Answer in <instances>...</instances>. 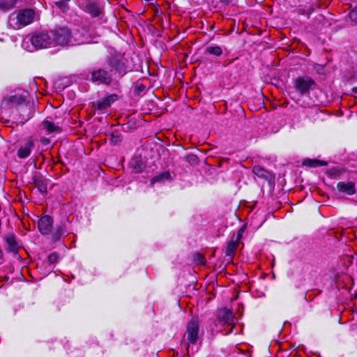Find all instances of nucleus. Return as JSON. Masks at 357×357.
I'll return each mask as SVG.
<instances>
[{"mask_svg": "<svg viewBox=\"0 0 357 357\" xmlns=\"http://www.w3.org/2000/svg\"><path fill=\"white\" fill-rule=\"evenodd\" d=\"M199 323L197 319L192 318L187 324L186 332L183 336L182 345L188 350L190 344H195L199 340Z\"/></svg>", "mask_w": 357, "mask_h": 357, "instance_id": "1", "label": "nucleus"}, {"mask_svg": "<svg viewBox=\"0 0 357 357\" xmlns=\"http://www.w3.org/2000/svg\"><path fill=\"white\" fill-rule=\"evenodd\" d=\"M53 46L73 45L72 42V34L67 27H60L50 31Z\"/></svg>", "mask_w": 357, "mask_h": 357, "instance_id": "2", "label": "nucleus"}, {"mask_svg": "<svg viewBox=\"0 0 357 357\" xmlns=\"http://www.w3.org/2000/svg\"><path fill=\"white\" fill-rule=\"evenodd\" d=\"M50 31H40L33 33L29 40L36 49L53 46Z\"/></svg>", "mask_w": 357, "mask_h": 357, "instance_id": "3", "label": "nucleus"}, {"mask_svg": "<svg viewBox=\"0 0 357 357\" xmlns=\"http://www.w3.org/2000/svg\"><path fill=\"white\" fill-rule=\"evenodd\" d=\"M293 84L296 91L301 96L309 93L316 86L314 79L310 77H298L294 79Z\"/></svg>", "mask_w": 357, "mask_h": 357, "instance_id": "4", "label": "nucleus"}, {"mask_svg": "<svg viewBox=\"0 0 357 357\" xmlns=\"http://www.w3.org/2000/svg\"><path fill=\"white\" fill-rule=\"evenodd\" d=\"M110 71H115V74L121 79L128 73L126 59L123 57H111L108 59Z\"/></svg>", "mask_w": 357, "mask_h": 357, "instance_id": "5", "label": "nucleus"}, {"mask_svg": "<svg viewBox=\"0 0 357 357\" xmlns=\"http://www.w3.org/2000/svg\"><path fill=\"white\" fill-rule=\"evenodd\" d=\"M91 80L94 83L110 86L114 79L110 70H107L105 68H98L91 73Z\"/></svg>", "mask_w": 357, "mask_h": 357, "instance_id": "6", "label": "nucleus"}, {"mask_svg": "<svg viewBox=\"0 0 357 357\" xmlns=\"http://www.w3.org/2000/svg\"><path fill=\"white\" fill-rule=\"evenodd\" d=\"M235 317L232 311L227 308H221L217 312V319L218 322L222 325L230 326L229 330L225 335L231 333L235 328L234 323Z\"/></svg>", "mask_w": 357, "mask_h": 357, "instance_id": "7", "label": "nucleus"}, {"mask_svg": "<svg viewBox=\"0 0 357 357\" xmlns=\"http://www.w3.org/2000/svg\"><path fill=\"white\" fill-rule=\"evenodd\" d=\"M34 18L35 12L33 10L30 8L22 9L18 12L16 16V22L14 28L20 29L27 26L33 22Z\"/></svg>", "mask_w": 357, "mask_h": 357, "instance_id": "8", "label": "nucleus"}, {"mask_svg": "<svg viewBox=\"0 0 357 357\" xmlns=\"http://www.w3.org/2000/svg\"><path fill=\"white\" fill-rule=\"evenodd\" d=\"M79 6L86 13H89L92 17H97L102 13L97 3L91 0H78Z\"/></svg>", "mask_w": 357, "mask_h": 357, "instance_id": "9", "label": "nucleus"}, {"mask_svg": "<svg viewBox=\"0 0 357 357\" xmlns=\"http://www.w3.org/2000/svg\"><path fill=\"white\" fill-rule=\"evenodd\" d=\"M243 232V229H239L237 234H234L231 237V241L228 242L227 245L225 255L226 256L229 257L231 259H233L234 256L236 254L237 248L239 245V241L242 238Z\"/></svg>", "mask_w": 357, "mask_h": 357, "instance_id": "10", "label": "nucleus"}, {"mask_svg": "<svg viewBox=\"0 0 357 357\" xmlns=\"http://www.w3.org/2000/svg\"><path fill=\"white\" fill-rule=\"evenodd\" d=\"M54 220L47 215H43L38 222V228L43 235L50 234L52 231Z\"/></svg>", "mask_w": 357, "mask_h": 357, "instance_id": "11", "label": "nucleus"}, {"mask_svg": "<svg viewBox=\"0 0 357 357\" xmlns=\"http://www.w3.org/2000/svg\"><path fill=\"white\" fill-rule=\"evenodd\" d=\"M25 102V98L22 95H14L4 98L1 102L2 109H12Z\"/></svg>", "mask_w": 357, "mask_h": 357, "instance_id": "12", "label": "nucleus"}, {"mask_svg": "<svg viewBox=\"0 0 357 357\" xmlns=\"http://www.w3.org/2000/svg\"><path fill=\"white\" fill-rule=\"evenodd\" d=\"M6 250L15 255L18 254L20 245L14 234H10L4 237Z\"/></svg>", "mask_w": 357, "mask_h": 357, "instance_id": "13", "label": "nucleus"}, {"mask_svg": "<svg viewBox=\"0 0 357 357\" xmlns=\"http://www.w3.org/2000/svg\"><path fill=\"white\" fill-rule=\"evenodd\" d=\"M252 173L258 176L259 178L264 179L268 182L274 180L275 176L274 174L264 169V167L259 165H255L252 167Z\"/></svg>", "mask_w": 357, "mask_h": 357, "instance_id": "14", "label": "nucleus"}, {"mask_svg": "<svg viewBox=\"0 0 357 357\" xmlns=\"http://www.w3.org/2000/svg\"><path fill=\"white\" fill-rule=\"evenodd\" d=\"M68 223V221L66 220L61 222L60 225H56L51 236V240L52 241H58L62 236L68 234L67 225Z\"/></svg>", "mask_w": 357, "mask_h": 357, "instance_id": "15", "label": "nucleus"}, {"mask_svg": "<svg viewBox=\"0 0 357 357\" xmlns=\"http://www.w3.org/2000/svg\"><path fill=\"white\" fill-rule=\"evenodd\" d=\"M337 190L347 195H352L356 192L355 183L353 181H341L337 184Z\"/></svg>", "mask_w": 357, "mask_h": 357, "instance_id": "16", "label": "nucleus"}, {"mask_svg": "<svg viewBox=\"0 0 357 357\" xmlns=\"http://www.w3.org/2000/svg\"><path fill=\"white\" fill-rule=\"evenodd\" d=\"M238 0H212L210 6L214 12L222 10L225 6H234Z\"/></svg>", "mask_w": 357, "mask_h": 357, "instance_id": "17", "label": "nucleus"}, {"mask_svg": "<svg viewBox=\"0 0 357 357\" xmlns=\"http://www.w3.org/2000/svg\"><path fill=\"white\" fill-rule=\"evenodd\" d=\"M33 181L35 186L38 188L40 192L43 195H46L47 192L48 179L38 176L35 177Z\"/></svg>", "mask_w": 357, "mask_h": 357, "instance_id": "18", "label": "nucleus"}, {"mask_svg": "<svg viewBox=\"0 0 357 357\" xmlns=\"http://www.w3.org/2000/svg\"><path fill=\"white\" fill-rule=\"evenodd\" d=\"M33 144L32 142H27L24 146L20 147L19 149V150L17 151V156L20 158H27L31 153V148L33 147Z\"/></svg>", "mask_w": 357, "mask_h": 357, "instance_id": "19", "label": "nucleus"}, {"mask_svg": "<svg viewBox=\"0 0 357 357\" xmlns=\"http://www.w3.org/2000/svg\"><path fill=\"white\" fill-rule=\"evenodd\" d=\"M303 165L310 167H316L319 166H326L328 162L324 160H319L317 159H305L303 162Z\"/></svg>", "mask_w": 357, "mask_h": 357, "instance_id": "20", "label": "nucleus"}, {"mask_svg": "<svg viewBox=\"0 0 357 357\" xmlns=\"http://www.w3.org/2000/svg\"><path fill=\"white\" fill-rule=\"evenodd\" d=\"M170 178L171 176L169 172H163L153 176L151 180V184L153 185L155 183L164 182L170 179Z\"/></svg>", "mask_w": 357, "mask_h": 357, "instance_id": "21", "label": "nucleus"}, {"mask_svg": "<svg viewBox=\"0 0 357 357\" xmlns=\"http://www.w3.org/2000/svg\"><path fill=\"white\" fill-rule=\"evenodd\" d=\"M43 128L45 129L49 133L59 131L60 127L54 123L50 121L48 119L43 122Z\"/></svg>", "mask_w": 357, "mask_h": 357, "instance_id": "22", "label": "nucleus"}, {"mask_svg": "<svg viewBox=\"0 0 357 357\" xmlns=\"http://www.w3.org/2000/svg\"><path fill=\"white\" fill-rule=\"evenodd\" d=\"M205 52L215 56H220L222 54L223 51L220 46L209 45L206 47Z\"/></svg>", "mask_w": 357, "mask_h": 357, "instance_id": "23", "label": "nucleus"}, {"mask_svg": "<svg viewBox=\"0 0 357 357\" xmlns=\"http://www.w3.org/2000/svg\"><path fill=\"white\" fill-rule=\"evenodd\" d=\"M17 0H0V10H8L13 8Z\"/></svg>", "mask_w": 357, "mask_h": 357, "instance_id": "24", "label": "nucleus"}, {"mask_svg": "<svg viewBox=\"0 0 357 357\" xmlns=\"http://www.w3.org/2000/svg\"><path fill=\"white\" fill-rule=\"evenodd\" d=\"M122 135L119 130H114L112 131L111 134L110 142L113 145L119 144L122 141Z\"/></svg>", "mask_w": 357, "mask_h": 357, "instance_id": "25", "label": "nucleus"}, {"mask_svg": "<svg viewBox=\"0 0 357 357\" xmlns=\"http://www.w3.org/2000/svg\"><path fill=\"white\" fill-rule=\"evenodd\" d=\"M185 160L187 162L192 166L198 165L199 162L198 157L195 154H189L186 155Z\"/></svg>", "mask_w": 357, "mask_h": 357, "instance_id": "26", "label": "nucleus"}, {"mask_svg": "<svg viewBox=\"0 0 357 357\" xmlns=\"http://www.w3.org/2000/svg\"><path fill=\"white\" fill-rule=\"evenodd\" d=\"M131 164L133 167V169L136 172H142L143 169L144 168V163L139 160H132Z\"/></svg>", "mask_w": 357, "mask_h": 357, "instance_id": "27", "label": "nucleus"}, {"mask_svg": "<svg viewBox=\"0 0 357 357\" xmlns=\"http://www.w3.org/2000/svg\"><path fill=\"white\" fill-rule=\"evenodd\" d=\"M326 174H328V176L335 178L340 175L341 172L337 169L332 168L328 169Z\"/></svg>", "mask_w": 357, "mask_h": 357, "instance_id": "28", "label": "nucleus"}, {"mask_svg": "<svg viewBox=\"0 0 357 357\" xmlns=\"http://www.w3.org/2000/svg\"><path fill=\"white\" fill-rule=\"evenodd\" d=\"M109 106L108 103L106 102L105 99L99 101L96 104V109L98 110H104L107 108Z\"/></svg>", "mask_w": 357, "mask_h": 357, "instance_id": "29", "label": "nucleus"}, {"mask_svg": "<svg viewBox=\"0 0 357 357\" xmlns=\"http://www.w3.org/2000/svg\"><path fill=\"white\" fill-rule=\"evenodd\" d=\"M59 259V255L56 252H52L48 256V261L50 264L56 263Z\"/></svg>", "mask_w": 357, "mask_h": 357, "instance_id": "30", "label": "nucleus"}, {"mask_svg": "<svg viewBox=\"0 0 357 357\" xmlns=\"http://www.w3.org/2000/svg\"><path fill=\"white\" fill-rule=\"evenodd\" d=\"M146 89V86L139 82H137L135 86V90L137 93H140Z\"/></svg>", "mask_w": 357, "mask_h": 357, "instance_id": "31", "label": "nucleus"}, {"mask_svg": "<svg viewBox=\"0 0 357 357\" xmlns=\"http://www.w3.org/2000/svg\"><path fill=\"white\" fill-rule=\"evenodd\" d=\"M118 96L116 94L110 95L107 97H106L105 99L106 102L108 103L109 106L111 105L112 103L115 102L117 100Z\"/></svg>", "mask_w": 357, "mask_h": 357, "instance_id": "32", "label": "nucleus"}, {"mask_svg": "<svg viewBox=\"0 0 357 357\" xmlns=\"http://www.w3.org/2000/svg\"><path fill=\"white\" fill-rule=\"evenodd\" d=\"M349 16L352 21L357 22V6L351 10Z\"/></svg>", "mask_w": 357, "mask_h": 357, "instance_id": "33", "label": "nucleus"}, {"mask_svg": "<svg viewBox=\"0 0 357 357\" xmlns=\"http://www.w3.org/2000/svg\"><path fill=\"white\" fill-rule=\"evenodd\" d=\"M298 15H304L307 16V6L299 7L297 10Z\"/></svg>", "mask_w": 357, "mask_h": 357, "instance_id": "34", "label": "nucleus"}, {"mask_svg": "<svg viewBox=\"0 0 357 357\" xmlns=\"http://www.w3.org/2000/svg\"><path fill=\"white\" fill-rule=\"evenodd\" d=\"M196 261L199 263L200 264H205V259L204 255L201 254H197L196 255Z\"/></svg>", "mask_w": 357, "mask_h": 357, "instance_id": "35", "label": "nucleus"}, {"mask_svg": "<svg viewBox=\"0 0 357 357\" xmlns=\"http://www.w3.org/2000/svg\"><path fill=\"white\" fill-rule=\"evenodd\" d=\"M307 6V17H310V15L315 10V6L314 5H309Z\"/></svg>", "mask_w": 357, "mask_h": 357, "instance_id": "36", "label": "nucleus"}, {"mask_svg": "<svg viewBox=\"0 0 357 357\" xmlns=\"http://www.w3.org/2000/svg\"><path fill=\"white\" fill-rule=\"evenodd\" d=\"M352 91L356 94V96H357V86L356 87H354Z\"/></svg>", "mask_w": 357, "mask_h": 357, "instance_id": "37", "label": "nucleus"}]
</instances>
